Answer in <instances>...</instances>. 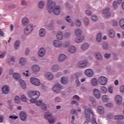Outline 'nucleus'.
Listing matches in <instances>:
<instances>
[{"mask_svg":"<svg viewBox=\"0 0 124 124\" xmlns=\"http://www.w3.org/2000/svg\"><path fill=\"white\" fill-rule=\"evenodd\" d=\"M58 61L59 62H62V54H60L58 58Z\"/></svg>","mask_w":124,"mask_h":124,"instance_id":"obj_50","label":"nucleus"},{"mask_svg":"<svg viewBox=\"0 0 124 124\" xmlns=\"http://www.w3.org/2000/svg\"><path fill=\"white\" fill-rule=\"evenodd\" d=\"M90 45L87 43H84L83 45L81 46V50H83V51H85V50H87L89 47Z\"/></svg>","mask_w":124,"mask_h":124,"instance_id":"obj_31","label":"nucleus"},{"mask_svg":"<svg viewBox=\"0 0 124 124\" xmlns=\"http://www.w3.org/2000/svg\"><path fill=\"white\" fill-rule=\"evenodd\" d=\"M119 25L122 28V29H123L124 30V19H122L119 21Z\"/></svg>","mask_w":124,"mask_h":124,"instance_id":"obj_39","label":"nucleus"},{"mask_svg":"<svg viewBox=\"0 0 124 124\" xmlns=\"http://www.w3.org/2000/svg\"><path fill=\"white\" fill-rule=\"evenodd\" d=\"M122 0H117V3L116 1H114L113 2V8H114L115 9H116V8H117L118 7V5L117 4H121V3H122Z\"/></svg>","mask_w":124,"mask_h":124,"instance_id":"obj_32","label":"nucleus"},{"mask_svg":"<svg viewBox=\"0 0 124 124\" xmlns=\"http://www.w3.org/2000/svg\"><path fill=\"white\" fill-rule=\"evenodd\" d=\"M36 105L37 106H40V105H42V101L40 100L36 102Z\"/></svg>","mask_w":124,"mask_h":124,"instance_id":"obj_63","label":"nucleus"},{"mask_svg":"<svg viewBox=\"0 0 124 124\" xmlns=\"http://www.w3.org/2000/svg\"><path fill=\"white\" fill-rule=\"evenodd\" d=\"M88 64V61L85 60L84 61H80L78 62V66L79 67H86Z\"/></svg>","mask_w":124,"mask_h":124,"instance_id":"obj_17","label":"nucleus"},{"mask_svg":"<svg viewBox=\"0 0 124 124\" xmlns=\"http://www.w3.org/2000/svg\"><path fill=\"white\" fill-rule=\"evenodd\" d=\"M45 49L44 48H41L38 52V55L39 57L42 58V57H44V55H45Z\"/></svg>","mask_w":124,"mask_h":124,"instance_id":"obj_22","label":"nucleus"},{"mask_svg":"<svg viewBox=\"0 0 124 124\" xmlns=\"http://www.w3.org/2000/svg\"><path fill=\"white\" fill-rule=\"evenodd\" d=\"M7 62L8 64H9V65H13V63H14V62H15V57H13L9 58L7 60Z\"/></svg>","mask_w":124,"mask_h":124,"instance_id":"obj_18","label":"nucleus"},{"mask_svg":"<svg viewBox=\"0 0 124 124\" xmlns=\"http://www.w3.org/2000/svg\"><path fill=\"white\" fill-rule=\"evenodd\" d=\"M31 68L34 72H38V71H40V67L36 64L33 65Z\"/></svg>","mask_w":124,"mask_h":124,"instance_id":"obj_24","label":"nucleus"},{"mask_svg":"<svg viewBox=\"0 0 124 124\" xmlns=\"http://www.w3.org/2000/svg\"><path fill=\"white\" fill-rule=\"evenodd\" d=\"M15 49H16V50H17V49H18V48H19V46H20V41H16L15 42Z\"/></svg>","mask_w":124,"mask_h":124,"instance_id":"obj_46","label":"nucleus"},{"mask_svg":"<svg viewBox=\"0 0 124 124\" xmlns=\"http://www.w3.org/2000/svg\"><path fill=\"white\" fill-rule=\"evenodd\" d=\"M27 63V59L24 58H21L19 60V64L21 65H25Z\"/></svg>","mask_w":124,"mask_h":124,"instance_id":"obj_27","label":"nucleus"},{"mask_svg":"<svg viewBox=\"0 0 124 124\" xmlns=\"http://www.w3.org/2000/svg\"><path fill=\"white\" fill-rule=\"evenodd\" d=\"M30 81L33 85L34 86H39L41 85L40 80L36 78H31Z\"/></svg>","mask_w":124,"mask_h":124,"instance_id":"obj_7","label":"nucleus"},{"mask_svg":"<svg viewBox=\"0 0 124 124\" xmlns=\"http://www.w3.org/2000/svg\"><path fill=\"white\" fill-rule=\"evenodd\" d=\"M56 37L59 40H62V32L58 31L56 34Z\"/></svg>","mask_w":124,"mask_h":124,"instance_id":"obj_28","label":"nucleus"},{"mask_svg":"<svg viewBox=\"0 0 124 124\" xmlns=\"http://www.w3.org/2000/svg\"><path fill=\"white\" fill-rule=\"evenodd\" d=\"M10 91V89H9V87L7 85H4L2 88V93H4V94H8Z\"/></svg>","mask_w":124,"mask_h":124,"instance_id":"obj_10","label":"nucleus"},{"mask_svg":"<svg viewBox=\"0 0 124 124\" xmlns=\"http://www.w3.org/2000/svg\"><path fill=\"white\" fill-rule=\"evenodd\" d=\"M85 114L87 121L90 122L91 121V114H92L93 116V112L91 109H85Z\"/></svg>","mask_w":124,"mask_h":124,"instance_id":"obj_6","label":"nucleus"},{"mask_svg":"<svg viewBox=\"0 0 124 124\" xmlns=\"http://www.w3.org/2000/svg\"><path fill=\"white\" fill-rule=\"evenodd\" d=\"M21 3V5L23 6H27V5H28V2L26 1L25 0H22Z\"/></svg>","mask_w":124,"mask_h":124,"instance_id":"obj_54","label":"nucleus"},{"mask_svg":"<svg viewBox=\"0 0 124 124\" xmlns=\"http://www.w3.org/2000/svg\"><path fill=\"white\" fill-rule=\"evenodd\" d=\"M20 101H21V99H20V97H19V96H16L15 97V103L18 104V103H20Z\"/></svg>","mask_w":124,"mask_h":124,"instance_id":"obj_38","label":"nucleus"},{"mask_svg":"<svg viewBox=\"0 0 124 124\" xmlns=\"http://www.w3.org/2000/svg\"><path fill=\"white\" fill-rule=\"evenodd\" d=\"M102 37V35L101 34V33H99L97 35V40L98 42H100L101 41V37Z\"/></svg>","mask_w":124,"mask_h":124,"instance_id":"obj_42","label":"nucleus"},{"mask_svg":"<svg viewBox=\"0 0 124 124\" xmlns=\"http://www.w3.org/2000/svg\"><path fill=\"white\" fill-rule=\"evenodd\" d=\"M84 39H85V37L84 36H82L80 38H76L75 39V41L77 42V43H81Z\"/></svg>","mask_w":124,"mask_h":124,"instance_id":"obj_29","label":"nucleus"},{"mask_svg":"<svg viewBox=\"0 0 124 124\" xmlns=\"http://www.w3.org/2000/svg\"><path fill=\"white\" fill-rule=\"evenodd\" d=\"M115 101L117 104H122V101H123L122 96H121L120 95H117L115 97Z\"/></svg>","mask_w":124,"mask_h":124,"instance_id":"obj_16","label":"nucleus"},{"mask_svg":"<svg viewBox=\"0 0 124 124\" xmlns=\"http://www.w3.org/2000/svg\"><path fill=\"white\" fill-rule=\"evenodd\" d=\"M28 96L30 98L37 99L40 96V93L38 91H30L28 93Z\"/></svg>","mask_w":124,"mask_h":124,"instance_id":"obj_3","label":"nucleus"},{"mask_svg":"<svg viewBox=\"0 0 124 124\" xmlns=\"http://www.w3.org/2000/svg\"><path fill=\"white\" fill-rule=\"evenodd\" d=\"M84 22L85 25H86V26H88L89 23V19H88L87 18H85L84 19Z\"/></svg>","mask_w":124,"mask_h":124,"instance_id":"obj_56","label":"nucleus"},{"mask_svg":"<svg viewBox=\"0 0 124 124\" xmlns=\"http://www.w3.org/2000/svg\"><path fill=\"white\" fill-rule=\"evenodd\" d=\"M45 77L47 79V80H49L50 81L53 80L54 79V76L53 74L50 73H47L45 74Z\"/></svg>","mask_w":124,"mask_h":124,"instance_id":"obj_21","label":"nucleus"},{"mask_svg":"<svg viewBox=\"0 0 124 124\" xmlns=\"http://www.w3.org/2000/svg\"><path fill=\"white\" fill-rule=\"evenodd\" d=\"M98 112L101 115H102V114H104V112H105L104 108H103V107H102L101 106L98 107Z\"/></svg>","mask_w":124,"mask_h":124,"instance_id":"obj_33","label":"nucleus"},{"mask_svg":"<svg viewBox=\"0 0 124 124\" xmlns=\"http://www.w3.org/2000/svg\"><path fill=\"white\" fill-rule=\"evenodd\" d=\"M46 25L47 28H52V27L54 26V21L51 20V21H47L46 23Z\"/></svg>","mask_w":124,"mask_h":124,"instance_id":"obj_25","label":"nucleus"},{"mask_svg":"<svg viewBox=\"0 0 124 124\" xmlns=\"http://www.w3.org/2000/svg\"><path fill=\"white\" fill-rule=\"evenodd\" d=\"M21 99L22 101H23L24 102H27V101L28 100L27 97H26V96H25L24 95H21Z\"/></svg>","mask_w":124,"mask_h":124,"instance_id":"obj_49","label":"nucleus"},{"mask_svg":"<svg viewBox=\"0 0 124 124\" xmlns=\"http://www.w3.org/2000/svg\"><path fill=\"white\" fill-rule=\"evenodd\" d=\"M40 36L43 37L45 35V29L42 28L39 31Z\"/></svg>","mask_w":124,"mask_h":124,"instance_id":"obj_34","label":"nucleus"},{"mask_svg":"<svg viewBox=\"0 0 124 124\" xmlns=\"http://www.w3.org/2000/svg\"><path fill=\"white\" fill-rule=\"evenodd\" d=\"M46 120H47L48 123L51 124H54L55 123V119L52 116V114L50 113H46L45 114Z\"/></svg>","mask_w":124,"mask_h":124,"instance_id":"obj_5","label":"nucleus"},{"mask_svg":"<svg viewBox=\"0 0 124 124\" xmlns=\"http://www.w3.org/2000/svg\"><path fill=\"white\" fill-rule=\"evenodd\" d=\"M62 89V86L60 83H57L56 84L54 85L52 88V90L54 93H61Z\"/></svg>","mask_w":124,"mask_h":124,"instance_id":"obj_4","label":"nucleus"},{"mask_svg":"<svg viewBox=\"0 0 124 124\" xmlns=\"http://www.w3.org/2000/svg\"><path fill=\"white\" fill-rule=\"evenodd\" d=\"M19 83L22 89H23V90L26 89L27 85H26V82H25V81H24L23 79H20Z\"/></svg>","mask_w":124,"mask_h":124,"instance_id":"obj_23","label":"nucleus"},{"mask_svg":"<svg viewBox=\"0 0 124 124\" xmlns=\"http://www.w3.org/2000/svg\"><path fill=\"white\" fill-rule=\"evenodd\" d=\"M108 93H113V87H109L108 88Z\"/></svg>","mask_w":124,"mask_h":124,"instance_id":"obj_61","label":"nucleus"},{"mask_svg":"<svg viewBox=\"0 0 124 124\" xmlns=\"http://www.w3.org/2000/svg\"><path fill=\"white\" fill-rule=\"evenodd\" d=\"M84 73L86 76L92 77L93 75V71L91 69H87L84 71Z\"/></svg>","mask_w":124,"mask_h":124,"instance_id":"obj_11","label":"nucleus"},{"mask_svg":"<svg viewBox=\"0 0 124 124\" xmlns=\"http://www.w3.org/2000/svg\"><path fill=\"white\" fill-rule=\"evenodd\" d=\"M109 11H110V9L109 8H107L103 12V14H104L105 17H106V18H108L111 16V14L110 13H109Z\"/></svg>","mask_w":124,"mask_h":124,"instance_id":"obj_14","label":"nucleus"},{"mask_svg":"<svg viewBox=\"0 0 124 124\" xmlns=\"http://www.w3.org/2000/svg\"><path fill=\"white\" fill-rule=\"evenodd\" d=\"M71 113L72 115H74L75 114H77V110H76V109H72L71 110Z\"/></svg>","mask_w":124,"mask_h":124,"instance_id":"obj_64","label":"nucleus"},{"mask_svg":"<svg viewBox=\"0 0 124 124\" xmlns=\"http://www.w3.org/2000/svg\"><path fill=\"white\" fill-rule=\"evenodd\" d=\"M102 100L104 101V102H107L108 100H109V97H108V95H103L102 97Z\"/></svg>","mask_w":124,"mask_h":124,"instance_id":"obj_40","label":"nucleus"},{"mask_svg":"<svg viewBox=\"0 0 124 124\" xmlns=\"http://www.w3.org/2000/svg\"><path fill=\"white\" fill-rule=\"evenodd\" d=\"M68 83V79L67 78L63 77L62 78V84H67Z\"/></svg>","mask_w":124,"mask_h":124,"instance_id":"obj_48","label":"nucleus"},{"mask_svg":"<svg viewBox=\"0 0 124 124\" xmlns=\"http://www.w3.org/2000/svg\"><path fill=\"white\" fill-rule=\"evenodd\" d=\"M41 109L44 111H46V110H47V106L46 104H42L41 106Z\"/></svg>","mask_w":124,"mask_h":124,"instance_id":"obj_55","label":"nucleus"},{"mask_svg":"<svg viewBox=\"0 0 124 124\" xmlns=\"http://www.w3.org/2000/svg\"><path fill=\"white\" fill-rule=\"evenodd\" d=\"M53 12L55 15H59L60 13H61V7L56 6L53 9Z\"/></svg>","mask_w":124,"mask_h":124,"instance_id":"obj_13","label":"nucleus"},{"mask_svg":"<svg viewBox=\"0 0 124 124\" xmlns=\"http://www.w3.org/2000/svg\"><path fill=\"white\" fill-rule=\"evenodd\" d=\"M76 25L77 26V27H80L81 25H82V23H81V21L79 19H76Z\"/></svg>","mask_w":124,"mask_h":124,"instance_id":"obj_47","label":"nucleus"},{"mask_svg":"<svg viewBox=\"0 0 124 124\" xmlns=\"http://www.w3.org/2000/svg\"><path fill=\"white\" fill-rule=\"evenodd\" d=\"M56 2L53 1V0H48L47 1V10L49 13H52L54 11V8H56Z\"/></svg>","mask_w":124,"mask_h":124,"instance_id":"obj_1","label":"nucleus"},{"mask_svg":"<svg viewBox=\"0 0 124 124\" xmlns=\"http://www.w3.org/2000/svg\"><path fill=\"white\" fill-rule=\"evenodd\" d=\"M98 82L101 85L104 86L107 84V78L104 76H101L99 78Z\"/></svg>","mask_w":124,"mask_h":124,"instance_id":"obj_8","label":"nucleus"},{"mask_svg":"<svg viewBox=\"0 0 124 124\" xmlns=\"http://www.w3.org/2000/svg\"><path fill=\"white\" fill-rule=\"evenodd\" d=\"M44 5H45V3L43 1H41L38 3V7L40 9L44 7Z\"/></svg>","mask_w":124,"mask_h":124,"instance_id":"obj_37","label":"nucleus"},{"mask_svg":"<svg viewBox=\"0 0 124 124\" xmlns=\"http://www.w3.org/2000/svg\"><path fill=\"white\" fill-rule=\"evenodd\" d=\"M55 102L59 103L60 101H61V98L59 97H56L54 98Z\"/></svg>","mask_w":124,"mask_h":124,"instance_id":"obj_59","label":"nucleus"},{"mask_svg":"<svg viewBox=\"0 0 124 124\" xmlns=\"http://www.w3.org/2000/svg\"><path fill=\"white\" fill-rule=\"evenodd\" d=\"M68 52L72 53H75V52H76V47L74 46H70L68 48Z\"/></svg>","mask_w":124,"mask_h":124,"instance_id":"obj_26","label":"nucleus"},{"mask_svg":"<svg viewBox=\"0 0 124 124\" xmlns=\"http://www.w3.org/2000/svg\"><path fill=\"white\" fill-rule=\"evenodd\" d=\"M114 118L115 120H123V119H124V116L122 115H116Z\"/></svg>","mask_w":124,"mask_h":124,"instance_id":"obj_45","label":"nucleus"},{"mask_svg":"<svg viewBox=\"0 0 124 124\" xmlns=\"http://www.w3.org/2000/svg\"><path fill=\"white\" fill-rule=\"evenodd\" d=\"M60 69H61V67L58 65H53L51 68V70L52 72H57V71H58V70H60Z\"/></svg>","mask_w":124,"mask_h":124,"instance_id":"obj_19","label":"nucleus"},{"mask_svg":"<svg viewBox=\"0 0 124 124\" xmlns=\"http://www.w3.org/2000/svg\"><path fill=\"white\" fill-rule=\"evenodd\" d=\"M95 56L97 60H101L102 59L101 54L98 52L95 53Z\"/></svg>","mask_w":124,"mask_h":124,"instance_id":"obj_41","label":"nucleus"},{"mask_svg":"<svg viewBox=\"0 0 124 124\" xmlns=\"http://www.w3.org/2000/svg\"><path fill=\"white\" fill-rule=\"evenodd\" d=\"M101 92L103 93H107V88L105 87H102L101 88Z\"/></svg>","mask_w":124,"mask_h":124,"instance_id":"obj_44","label":"nucleus"},{"mask_svg":"<svg viewBox=\"0 0 124 124\" xmlns=\"http://www.w3.org/2000/svg\"><path fill=\"white\" fill-rule=\"evenodd\" d=\"M33 31V24H28L24 28V32L26 35H29L30 33H31V32Z\"/></svg>","mask_w":124,"mask_h":124,"instance_id":"obj_2","label":"nucleus"},{"mask_svg":"<svg viewBox=\"0 0 124 124\" xmlns=\"http://www.w3.org/2000/svg\"><path fill=\"white\" fill-rule=\"evenodd\" d=\"M85 12H86V15H88V16H92V15L93 14V13H92V12L89 10H86Z\"/></svg>","mask_w":124,"mask_h":124,"instance_id":"obj_58","label":"nucleus"},{"mask_svg":"<svg viewBox=\"0 0 124 124\" xmlns=\"http://www.w3.org/2000/svg\"><path fill=\"white\" fill-rule=\"evenodd\" d=\"M110 37L112 38L115 37V31L113 30H110L108 32Z\"/></svg>","mask_w":124,"mask_h":124,"instance_id":"obj_36","label":"nucleus"},{"mask_svg":"<svg viewBox=\"0 0 124 124\" xmlns=\"http://www.w3.org/2000/svg\"><path fill=\"white\" fill-rule=\"evenodd\" d=\"M93 93L95 97H96V98H100V96H101V95L100 94V92H99V90H98V89H95L93 90Z\"/></svg>","mask_w":124,"mask_h":124,"instance_id":"obj_15","label":"nucleus"},{"mask_svg":"<svg viewBox=\"0 0 124 124\" xmlns=\"http://www.w3.org/2000/svg\"><path fill=\"white\" fill-rule=\"evenodd\" d=\"M13 78L15 80H20V78H21V76L19 73H15L13 74Z\"/></svg>","mask_w":124,"mask_h":124,"instance_id":"obj_30","label":"nucleus"},{"mask_svg":"<svg viewBox=\"0 0 124 124\" xmlns=\"http://www.w3.org/2000/svg\"><path fill=\"white\" fill-rule=\"evenodd\" d=\"M103 47L105 50H107L108 49V45L106 43H104Z\"/></svg>","mask_w":124,"mask_h":124,"instance_id":"obj_57","label":"nucleus"},{"mask_svg":"<svg viewBox=\"0 0 124 124\" xmlns=\"http://www.w3.org/2000/svg\"><path fill=\"white\" fill-rule=\"evenodd\" d=\"M29 70H26L25 72H23V75H24V76H26V77H29V76H30L31 74L29 73Z\"/></svg>","mask_w":124,"mask_h":124,"instance_id":"obj_53","label":"nucleus"},{"mask_svg":"<svg viewBox=\"0 0 124 124\" xmlns=\"http://www.w3.org/2000/svg\"><path fill=\"white\" fill-rule=\"evenodd\" d=\"M19 116L21 121H25L27 120V113H26L25 111H20Z\"/></svg>","mask_w":124,"mask_h":124,"instance_id":"obj_12","label":"nucleus"},{"mask_svg":"<svg viewBox=\"0 0 124 124\" xmlns=\"http://www.w3.org/2000/svg\"><path fill=\"white\" fill-rule=\"evenodd\" d=\"M91 101H92L93 104L94 106L96 105V102L95 101V99L93 97H91Z\"/></svg>","mask_w":124,"mask_h":124,"instance_id":"obj_52","label":"nucleus"},{"mask_svg":"<svg viewBox=\"0 0 124 124\" xmlns=\"http://www.w3.org/2000/svg\"><path fill=\"white\" fill-rule=\"evenodd\" d=\"M69 45H70V42H67L63 44V47H64V48H67V47H68Z\"/></svg>","mask_w":124,"mask_h":124,"instance_id":"obj_51","label":"nucleus"},{"mask_svg":"<svg viewBox=\"0 0 124 124\" xmlns=\"http://www.w3.org/2000/svg\"><path fill=\"white\" fill-rule=\"evenodd\" d=\"M21 24L23 27L28 26L30 24V19L27 17H23L21 20Z\"/></svg>","mask_w":124,"mask_h":124,"instance_id":"obj_9","label":"nucleus"},{"mask_svg":"<svg viewBox=\"0 0 124 124\" xmlns=\"http://www.w3.org/2000/svg\"><path fill=\"white\" fill-rule=\"evenodd\" d=\"M92 85L93 86H97V79L96 78H93L92 80Z\"/></svg>","mask_w":124,"mask_h":124,"instance_id":"obj_43","label":"nucleus"},{"mask_svg":"<svg viewBox=\"0 0 124 124\" xmlns=\"http://www.w3.org/2000/svg\"><path fill=\"white\" fill-rule=\"evenodd\" d=\"M53 45L55 47L60 48L62 47V44L59 40H55L53 42Z\"/></svg>","mask_w":124,"mask_h":124,"instance_id":"obj_20","label":"nucleus"},{"mask_svg":"<svg viewBox=\"0 0 124 124\" xmlns=\"http://www.w3.org/2000/svg\"><path fill=\"white\" fill-rule=\"evenodd\" d=\"M91 123L92 124H97L95 119H94L93 117V120H91Z\"/></svg>","mask_w":124,"mask_h":124,"instance_id":"obj_60","label":"nucleus"},{"mask_svg":"<svg viewBox=\"0 0 124 124\" xmlns=\"http://www.w3.org/2000/svg\"><path fill=\"white\" fill-rule=\"evenodd\" d=\"M92 19L93 21H97V16H93L92 17Z\"/></svg>","mask_w":124,"mask_h":124,"instance_id":"obj_62","label":"nucleus"},{"mask_svg":"<svg viewBox=\"0 0 124 124\" xmlns=\"http://www.w3.org/2000/svg\"><path fill=\"white\" fill-rule=\"evenodd\" d=\"M75 34H76L77 36L80 37V34H82V30L79 29H77L75 31Z\"/></svg>","mask_w":124,"mask_h":124,"instance_id":"obj_35","label":"nucleus"}]
</instances>
